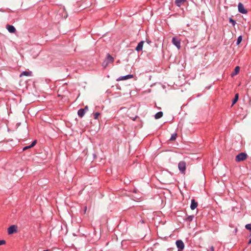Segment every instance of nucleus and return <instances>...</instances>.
Here are the masks:
<instances>
[{
  "label": "nucleus",
  "mask_w": 251,
  "mask_h": 251,
  "mask_svg": "<svg viewBox=\"0 0 251 251\" xmlns=\"http://www.w3.org/2000/svg\"><path fill=\"white\" fill-rule=\"evenodd\" d=\"M248 157V155L245 152H241L237 154L235 157V161L237 162L245 160Z\"/></svg>",
  "instance_id": "1"
},
{
  "label": "nucleus",
  "mask_w": 251,
  "mask_h": 251,
  "mask_svg": "<svg viewBox=\"0 0 251 251\" xmlns=\"http://www.w3.org/2000/svg\"><path fill=\"white\" fill-rule=\"evenodd\" d=\"M178 168L182 174H185L186 169V164L184 161H181L178 164Z\"/></svg>",
  "instance_id": "2"
},
{
  "label": "nucleus",
  "mask_w": 251,
  "mask_h": 251,
  "mask_svg": "<svg viewBox=\"0 0 251 251\" xmlns=\"http://www.w3.org/2000/svg\"><path fill=\"white\" fill-rule=\"evenodd\" d=\"M18 227L16 225H12L7 229V232L9 234H12L17 232Z\"/></svg>",
  "instance_id": "3"
},
{
  "label": "nucleus",
  "mask_w": 251,
  "mask_h": 251,
  "mask_svg": "<svg viewBox=\"0 0 251 251\" xmlns=\"http://www.w3.org/2000/svg\"><path fill=\"white\" fill-rule=\"evenodd\" d=\"M238 11L242 14H247L248 13V11L245 8L244 5L239 2L238 5Z\"/></svg>",
  "instance_id": "4"
},
{
  "label": "nucleus",
  "mask_w": 251,
  "mask_h": 251,
  "mask_svg": "<svg viewBox=\"0 0 251 251\" xmlns=\"http://www.w3.org/2000/svg\"><path fill=\"white\" fill-rule=\"evenodd\" d=\"M172 43L178 49L180 48V41L176 37L173 38Z\"/></svg>",
  "instance_id": "5"
},
{
  "label": "nucleus",
  "mask_w": 251,
  "mask_h": 251,
  "mask_svg": "<svg viewBox=\"0 0 251 251\" xmlns=\"http://www.w3.org/2000/svg\"><path fill=\"white\" fill-rule=\"evenodd\" d=\"M176 244L178 250H183L184 249V244L182 240H177L176 242Z\"/></svg>",
  "instance_id": "6"
},
{
  "label": "nucleus",
  "mask_w": 251,
  "mask_h": 251,
  "mask_svg": "<svg viewBox=\"0 0 251 251\" xmlns=\"http://www.w3.org/2000/svg\"><path fill=\"white\" fill-rule=\"evenodd\" d=\"M133 77V75L128 74V75H126L121 76L119 77L117 79V80L119 81V80H126V79H129V78H131Z\"/></svg>",
  "instance_id": "7"
},
{
  "label": "nucleus",
  "mask_w": 251,
  "mask_h": 251,
  "mask_svg": "<svg viewBox=\"0 0 251 251\" xmlns=\"http://www.w3.org/2000/svg\"><path fill=\"white\" fill-rule=\"evenodd\" d=\"M6 29L10 33H15L16 30L15 27L13 25H6Z\"/></svg>",
  "instance_id": "8"
},
{
  "label": "nucleus",
  "mask_w": 251,
  "mask_h": 251,
  "mask_svg": "<svg viewBox=\"0 0 251 251\" xmlns=\"http://www.w3.org/2000/svg\"><path fill=\"white\" fill-rule=\"evenodd\" d=\"M144 43V41H141L138 44L137 47L135 48V50L137 51H140L143 50Z\"/></svg>",
  "instance_id": "9"
},
{
  "label": "nucleus",
  "mask_w": 251,
  "mask_h": 251,
  "mask_svg": "<svg viewBox=\"0 0 251 251\" xmlns=\"http://www.w3.org/2000/svg\"><path fill=\"white\" fill-rule=\"evenodd\" d=\"M198 206V203L195 201V200L193 199L191 200V203L190 205V208L192 210H194Z\"/></svg>",
  "instance_id": "10"
},
{
  "label": "nucleus",
  "mask_w": 251,
  "mask_h": 251,
  "mask_svg": "<svg viewBox=\"0 0 251 251\" xmlns=\"http://www.w3.org/2000/svg\"><path fill=\"white\" fill-rule=\"evenodd\" d=\"M105 59L109 63H112L114 60V58L109 53L107 54V57Z\"/></svg>",
  "instance_id": "11"
},
{
  "label": "nucleus",
  "mask_w": 251,
  "mask_h": 251,
  "mask_svg": "<svg viewBox=\"0 0 251 251\" xmlns=\"http://www.w3.org/2000/svg\"><path fill=\"white\" fill-rule=\"evenodd\" d=\"M239 71H240V67L239 66L235 67V68L234 69V72L232 73V74L231 75V76H233L234 75H237L239 73Z\"/></svg>",
  "instance_id": "12"
},
{
  "label": "nucleus",
  "mask_w": 251,
  "mask_h": 251,
  "mask_svg": "<svg viewBox=\"0 0 251 251\" xmlns=\"http://www.w3.org/2000/svg\"><path fill=\"white\" fill-rule=\"evenodd\" d=\"M163 115V113L162 111H159L156 113L154 115V118L155 119H158L161 118Z\"/></svg>",
  "instance_id": "13"
},
{
  "label": "nucleus",
  "mask_w": 251,
  "mask_h": 251,
  "mask_svg": "<svg viewBox=\"0 0 251 251\" xmlns=\"http://www.w3.org/2000/svg\"><path fill=\"white\" fill-rule=\"evenodd\" d=\"M85 113L84 110L82 109V108L79 109L77 111L78 116L81 118L84 115Z\"/></svg>",
  "instance_id": "14"
},
{
  "label": "nucleus",
  "mask_w": 251,
  "mask_h": 251,
  "mask_svg": "<svg viewBox=\"0 0 251 251\" xmlns=\"http://www.w3.org/2000/svg\"><path fill=\"white\" fill-rule=\"evenodd\" d=\"M31 72L30 71H23L20 75V76H30Z\"/></svg>",
  "instance_id": "15"
},
{
  "label": "nucleus",
  "mask_w": 251,
  "mask_h": 251,
  "mask_svg": "<svg viewBox=\"0 0 251 251\" xmlns=\"http://www.w3.org/2000/svg\"><path fill=\"white\" fill-rule=\"evenodd\" d=\"M239 99V94L238 93L236 94L234 97V98L232 101V105L235 104Z\"/></svg>",
  "instance_id": "16"
},
{
  "label": "nucleus",
  "mask_w": 251,
  "mask_h": 251,
  "mask_svg": "<svg viewBox=\"0 0 251 251\" xmlns=\"http://www.w3.org/2000/svg\"><path fill=\"white\" fill-rule=\"evenodd\" d=\"M36 143L37 142H32L31 145L24 147L23 149V150L25 151V150H26L28 149H30L32 147H34L36 144Z\"/></svg>",
  "instance_id": "17"
},
{
  "label": "nucleus",
  "mask_w": 251,
  "mask_h": 251,
  "mask_svg": "<svg viewBox=\"0 0 251 251\" xmlns=\"http://www.w3.org/2000/svg\"><path fill=\"white\" fill-rule=\"evenodd\" d=\"M186 0H175V3L176 4V6H178V7H180V4L181 3H183L185 1H186Z\"/></svg>",
  "instance_id": "18"
},
{
  "label": "nucleus",
  "mask_w": 251,
  "mask_h": 251,
  "mask_svg": "<svg viewBox=\"0 0 251 251\" xmlns=\"http://www.w3.org/2000/svg\"><path fill=\"white\" fill-rule=\"evenodd\" d=\"M176 136H177V134L175 133H173L171 137L170 138L169 140L168 141H174L176 139Z\"/></svg>",
  "instance_id": "19"
},
{
  "label": "nucleus",
  "mask_w": 251,
  "mask_h": 251,
  "mask_svg": "<svg viewBox=\"0 0 251 251\" xmlns=\"http://www.w3.org/2000/svg\"><path fill=\"white\" fill-rule=\"evenodd\" d=\"M242 38L243 37L242 35H240L238 37L236 41V45H238L240 44V43L242 41Z\"/></svg>",
  "instance_id": "20"
},
{
  "label": "nucleus",
  "mask_w": 251,
  "mask_h": 251,
  "mask_svg": "<svg viewBox=\"0 0 251 251\" xmlns=\"http://www.w3.org/2000/svg\"><path fill=\"white\" fill-rule=\"evenodd\" d=\"M229 22L231 23L233 26H234L236 24V21L231 18L229 19Z\"/></svg>",
  "instance_id": "21"
},
{
  "label": "nucleus",
  "mask_w": 251,
  "mask_h": 251,
  "mask_svg": "<svg viewBox=\"0 0 251 251\" xmlns=\"http://www.w3.org/2000/svg\"><path fill=\"white\" fill-rule=\"evenodd\" d=\"M194 218V216L193 215L189 216L186 218V220L189 222H191L193 220Z\"/></svg>",
  "instance_id": "22"
},
{
  "label": "nucleus",
  "mask_w": 251,
  "mask_h": 251,
  "mask_svg": "<svg viewBox=\"0 0 251 251\" xmlns=\"http://www.w3.org/2000/svg\"><path fill=\"white\" fill-rule=\"evenodd\" d=\"M108 64L109 63L106 61V59H105L102 63V66L103 68H106L108 66Z\"/></svg>",
  "instance_id": "23"
},
{
  "label": "nucleus",
  "mask_w": 251,
  "mask_h": 251,
  "mask_svg": "<svg viewBox=\"0 0 251 251\" xmlns=\"http://www.w3.org/2000/svg\"><path fill=\"white\" fill-rule=\"evenodd\" d=\"M100 115V113L99 112H96L94 114V119H98L99 116Z\"/></svg>",
  "instance_id": "24"
},
{
  "label": "nucleus",
  "mask_w": 251,
  "mask_h": 251,
  "mask_svg": "<svg viewBox=\"0 0 251 251\" xmlns=\"http://www.w3.org/2000/svg\"><path fill=\"white\" fill-rule=\"evenodd\" d=\"M245 227H246V229L251 230V224H249L246 225V226H245Z\"/></svg>",
  "instance_id": "25"
},
{
  "label": "nucleus",
  "mask_w": 251,
  "mask_h": 251,
  "mask_svg": "<svg viewBox=\"0 0 251 251\" xmlns=\"http://www.w3.org/2000/svg\"><path fill=\"white\" fill-rule=\"evenodd\" d=\"M5 244V241L3 240H0V246Z\"/></svg>",
  "instance_id": "26"
},
{
  "label": "nucleus",
  "mask_w": 251,
  "mask_h": 251,
  "mask_svg": "<svg viewBox=\"0 0 251 251\" xmlns=\"http://www.w3.org/2000/svg\"><path fill=\"white\" fill-rule=\"evenodd\" d=\"M82 109L84 110V112L86 113V112L88 110V106H86L84 108H82Z\"/></svg>",
  "instance_id": "27"
},
{
  "label": "nucleus",
  "mask_w": 251,
  "mask_h": 251,
  "mask_svg": "<svg viewBox=\"0 0 251 251\" xmlns=\"http://www.w3.org/2000/svg\"><path fill=\"white\" fill-rule=\"evenodd\" d=\"M210 249L211 251H213L214 250V248L213 246H211L210 247Z\"/></svg>",
  "instance_id": "28"
},
{
  "label": "nucleus",
  "mask_w": 251,
  "mask_h": 251,
  "mask_svg": "<svg viewBox=\"0 0 251 251\" xmlns=\"http://www.w3.org/2000/svg\"><path fill=\"white\" fill-rule=\"evenodd\" d=\"M20 124H21L20 123H17L16 126V128H17L18 126L20 125Z\"/></svg>",
  "instance_id": "29"
},
{
  "label": "nucleus",
  "mask_w": 251,
  "mask_h": 251,
  "mask_svg": "<svg viewBox=\"0 0 251 251\" xmlns=\"http://www.w3.org/2000/svg\"><path fill=\"white\" fill-rule=\"evenodd\" d=\"M0 11L2 12H4V10L2 9H0Z\"/></svg>",
  "instance_id": "30"
},
{
  "label": "nucleus",
  "mask_w": 251,
  "mask_h": 251,
  "mask_svg": "<svg viewBox=\"0 0 251 251\" xmlns=\"http://www.w3.org/2000/svg\"><path fill=\"white\" fill-rule=\"evenodd\" d=\"M251 244V238H250L249 241V244Z\"/></svg>",
  "instance_id": "31"
},
{
  "label": "nucleus",
  "mask_w": 251,
  "mask_h": 251,
  "mask_svg": "<svg viewBox=\"0 0 251 251\" xmlns=\"http://www.w3.org/2000/svg\"><path fill=\"white\" fill-rule=\"evenodd\" d=\"M251 244V238H250L249 241V244Z\"/></svg>",
  "instance_id": "32"
},
{
  "label": "nucleus",
  "mask_w": 251,
  "mask_h": 251,
  "mask_svg": "<svg viewBox=\"0 0 251 251\" xmlns=\"http://www.w3.org/2000/svg\"><path fill=\"white\" fill-rule=\"evenodd\" d=\"M33 141L35 142V141H37V140H34Z\"/></svg>",
  "instance_id": "33"
},
{
  "label": "nucleus",
  "mask_w": 251,
  "mask_h": 251,
  "mask_svg": "<svg viewBox=\"0 0 251 251\" xmlns=\"http://www.w3.org/2000/svg\"><path fill=\"white\" fill-rule=\"evenodd\" d=\"M177 251H182V250H178Z\"/></svg>",
  "instance_id": "34"
},
{
  "label": "nucleus",
  "mask_w": 251,
  "mask_h": 251,
  "mask_svg": "<svg viewBox=\"0 0 251 251\" xmlns=\"http://www.w3.org/2000/svg\"><path fill=\"white\" fill-rule=\"evenodd\" d=\"M43 251H48V250H44Z\"/></svg>",
  "instance_id": "35"
}]
</instances>
